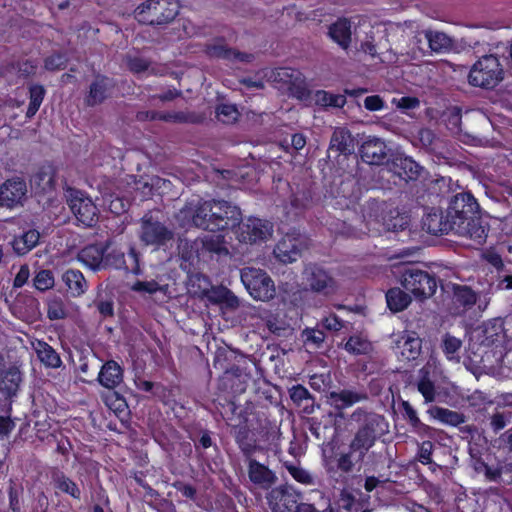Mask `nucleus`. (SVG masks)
Listing matches in <instances>:
<instances>
[{"label":"nucleus","instance_id":"20e7f679","mask_svg":"<svg viewBox=\"0 0 512 512\" xmlns=\"http://www.w3.org/2000/svg\"><path fill=\"white\" fill-rule=\"evenodd\" d=\"M384 419L373 415L357 430L349 444V450L355 455L356 462H363L369 450L374 446L377 438L383 433Z\"/></svg>","mask_w":512,"mask_h":512},{"label":"nucleus","instance_id":"774afa93","mask_svg":"<svg viewBox=\"0 0 512 512\" xmlns=\"http://www.w3.org/2000/svg\"><path fill=\"white\" fill-rule=\"evenodd\" d=\"M396 105L400 109H415L419 107L420 101L416 97H402L397 100Z\"/></svg>","mask_w":512,"mask_h":512},{"label":"nucleus","instance_id":"c756f323","mask_svg":"<svg viewBox=\"0 0 512 512\" xmlns=\"http://www.w3.org/2000/svg\"><path fill=\"white\" fill-rule=\"evenodd\" d=\"M421 167L410 157H398L393 162V172L402 180L416 179Z\"/></svg>","mask_w":512,"mask_h":512},{"label":"nucleus","instance_id":"a878e982","mask_svg":"<svg viewBox=\"0 0 512 512\" xmlns=\"http://www.w3.org/2000/svg\"><path fill=\"white\" fill-rule=\"evenodd\" d=\"M122 379V369L120 365L113 360L107 361L98 373L99 383L107 389H114L122 382Z\"/></svg>","mask_w":512,"mask_h":512},{"label":"nucleus","instance_id":"bb28decb","mask_svg":"<svg viewBox=\"0 0 512 512\" xmlns=\"http://www.w3.org/2000/svg\"><path fill=\"white\" fill-rule=\"evenodd\" d=\"M329 37L341 48L348 49L351 43V23L348 19H338L329 26Z\"/></svg>","mask_w":512,"mask_h":512},{"label":"nucleus","instance_id":"393cba45","mask_svg":"<svg viewBox=\"0 0 512 512\" xmlns=\"http://www.w3.org/2000/svg\"><path fill=\"white\" fill-rule=\"evenodd\" d=\"M310 103L323 108H342L346 104V97L343 94H334L325 90L308 92Z\"/></svg>","mask_w":512,"mask_h":512},{"label":"nucleus","instance_id":"864d4df0","mask_svg":"<svg viewBox=\"0 0 512 512\" xmlns=\"http://www.w3.org/2000/svg\"><path fill=\"white\" fill-rule=\"evenodd\" d=\"M34 286L39 291H46L54 286V276L50 270L39 271L34 278Z\"/></svg>","mask_w":512,"mask_h":512},{"label":"nucleus","instance_id":"ddd939ff","mask_svg":"<svg viewBox=\"0 0 512 512\" xmlns=\"http://www.w3.org/2000/svg\"><path fill=\"white\" fill-rule=\"evenodd\" d=\"M303 276L305 284L315 293L326 296L335 293L338 289L336 280L320 266L307 265Z\"/></svg>","mask_w":512,"mask_h":512},{"label":"nucleus","instance_id":"6ab92c4d","mask_svg":"<svg viewBox=\"0 0 512 512\" xmlns=\"http://www.w3.org/2000/svg\"><path fill=\"white\" fill-rule=\"evenodd\" d=\"M114 87L115 83L113 79L102 75L96 76L90 84L85 103L88 106H96L103 103L112 95Z\"/></svg>","mask_w":512,"mask_h":512},{"label":"nucleus","instance_id":"3c124183","mask_svg":"<svg viewBox=\"0 0 512 512\" xmlns=\"http://www.w3.org/2000/svg\"><path fill=\"white\" fill-rule=\"evenodd\" d=\"M286 469L290 473V475L299 483L304 485H313L314 484V478L313 476L307 471L306 469L295 466L292 464H287Z\"/></svg>","mask_w":512,"mask_h":512},{"label":"nucleus","instance_id":"0eeeda50","mask_svg":"<svg viewBox=\"0 0 512 512\" xmlns=\"http://www.w3.org/2000/svg\"><path fill=\"white\" fill-rule=\"evenodd\" d=\"M402 287L416 299L431 297L437 289L435 276L418 268H407L400 277Z\"/></svg>","mask_w":512,"mask_h":512},{"label":"nucleus","instance_id":"37998d69","mask_svg":"<svg viewBox=\"0 0 512 512\" xmlns=\"http://www.w3.org/2000/svg\"><path fill=\"white\" fill-rule=\"evenodd\" d=\"M482 333L484 338L481 345L484 348L500 342L504 338L502 322L496 320L494 323L487 325Z\"/></svg>","mask_w":512,"mask_h":512},{"label":"nucleus","instance_id":"c03bdc74","mask_svg":"<svg viewBox=\"0 0 512 512\" xmlns=\"http://www.w3.org/2000/svg\"><path fill=\"white\" fill-rule=\"evenodd\" d=\"M265 76H269L275 83L290 85L294 80L298 79L299 73L290 68H278L272 71H264Z\"/></svg>","mask_w":512,"mask_h":512},{"label":"nucleus","instance_id":"13d9d810","mask_svg":"<svg viewBox=\"0 0 512 512\" xmlns=\"http://www.w3.org/2000/svg\"><path fill=\"white\" fill-rule=\"evenodd\" d=\"M355 455L349 450L348 452L341 453L337 457V468L344 473L352 472L355 464Z\"/></svg>","mask_w":512,"mask_h":512},{"label":"nucleus","instance_id":"de8ad7c7","mask_svg":"<svg viewBox=\"0 0 512 512\" xmlns=\"http://www.w3.org/2000/svg\"><path fill=\"white\" fill-rule=\"evenodd\" d=\"M454 299L463 306H472L476 303V293L467 286L454 287Z\"/></svg>","mask_w":512,"mask_h":512},{"label":"nucleus","instance_id":"09e8293b","mask_svg":"<svg viewBox=\"0 0 512 512\" xmlns=\"http://www.w3.org/2000/svg\"><path fill=\"white\" fill-rule=\"evenodd\" d=\"M443 351L446 355V357L449 360H457L458 361V351L460 350L462 346V342L460 339L451 336V335H445L443 338Z\"/></svg>","mask_w":512,"mask_h":512},{"label":"nucleus","instance_id":"ea45409f","mask_svg":"<svg viewBox=\"0 0 512 512\" xmlns=\"http://www.w3.org/2000/svg\"><path fill=\"white\" fill-rule=\"evenodd\" d=\"M52 480L54 486L61 492L66 493L75 499H80L81 492L79 487L73 480L65 476L63 473L55 472L52 476Z\"/></svg>","mask_w":512,"mask_h":512},{"label":"nucleus","instance_id":"c85d7f7f","mask_svg":"<svg viewBox=\"0 0 512 512\" xmlns=\"http://www.w3.org/2000/svg\"><path fill=\"white\" fill-rule=\"evenodd\" d=\"M448 218L449 220H445L442 212L434 211L423 219V227L433 235L448 233L452 231V218Z\"/></svg>","mask_w":512,"mask_h":512},{"label":"nucleus","instance_id":"2f4dec72","mask_svg":"<svg viewBox=\"0 0 512 512\" xmlns=\"http://www.w3.org/2000/svg\"><path fill=\"white\" fill-rule=\"evenodd\" d=\"M38 359L47 367L58 368L62 361L59 354L46 342L37 340L32 343Z\"/></svg>","mask_w":512,"mask_h":512},{"label":"nucleus","instance_id":"bf43d9fd","mask_svg":"<svg viewBox=\"0 0 512 512\" xmlns=\"http://www.w3.org/2000/svg\"><path fill=\"white\" fill-rule=\"evenodd\" d=\"M67 61L68 59L64 54H53L45 59L44 67L48 71L60 70L65 68Z\"/></svg>","mask_w":512,"mask_h":512},{"label":"nucleus","instance_id":"b1692460","mask_svg":"<svg viewBox=\"0 0 512 512\" xmlns=\"http://www.w3.org/2000/svg\"><path fill=\"white\" fill-rule=\"evenodd\" d=\"M105 248L101 245H88L78 253V260L92 270L105 267Z\"/></svg>","mask_w":512,"mask_h":512},{"label":"nucleus","instance_id":"4be33fe9","mask_svg":"<svg viewBox=\"0 0 512 512\" xmlns=\"http://www.w3.org/2000/svg\"><path fill=\"white\" fill-rule=\"evenodd\" d=\"M206 297L211 303L220 305L222 309L235 310L240 306L239 298L223 286L212 287L206 292Z\"/></svg>","mask_w":512,"mask_h":512},{"label":"nucleus","instance_id":"e2e57ef3","mask_svg":"<svg viewBox=\"0 0 512 512\" xmlns=\"http://www.w3.org/2000/svg\"><path fill=\"white\" fill-rule=\"evenodd\" d=\"M364 107L369 111H380L385 108V102L379 95H372L365 98Z\"/></svg>","mask_w":512,"mask_h":512},{"label":"nucleus","instance_id":"5fc2aeb1","mask_svg":"<svg viewBox=\"0 0 512 512\" xmlns=\"http://www.w3.org/2000/svg\"><path fill=\"white\" fill-rule=\"evenodd\" d=\"M47 316L50 320H59L65 318L66 310L61 299L54 298L49 301Z\"/></svg>","mask_w":512,"mask_h":512},{"label":"nucleus","instance_id":"69168bd1","mask_svg":"<svg viewBox=\"0 0 512 512\" xmlns=\"http://www.w3.org/2000/svg\"><path fill=\"white\" fill-rule=\"evenodd\" d=\"M29 276V267L27 265H22L14 278V287L20 288L24 286L27 283Z\"/></svg>","mask_w":512,"mask_h":512},{"label":"nucleus","instance_id":"412c9836","mask_svg":"<svg viewBox=\"0 0 512 512\" xmlns=\"http://www.w3.org/2000/svg\"><path fill=\"white\" fill-rule=\"evenodd\" d=\"M248 476L251 482L264 489L271 487L277 480L273 471L254 459L249 460Z\"/></svg>","mask_w":512,"mask_h":512},{"label":"nucleus","instance_id":"1a4fd4ad","mask_svg":"<svg viewBox=\"0 0 512 512\" xmlns=\"http://www.w3.org/2000/svg\"><path fill=\"white\" fill-rule=\"evenodd\" d=\"M241 281L255 300L268 301L275 295L273 280L261 269L246 267L241 270Z\"/></svg>","mask_w":512,"mask_h":512},{"label":"nucleus","instance_id":"9b49d317","mask_svg":"<svg viewBox=\"0 0 512 512\" xmlns=\"http://www.w3.org/2000/svg\"><path fill=\"white\" fill-rule=\"evenodd\" d=\"M174 233L161 222L145 215L140 220L139 238L147 246L160 247L173 239Z\"/></svg>","mask_w":512,"mask_h":512},{"label":"nucleus","instance_id":"a18cd8bd","mask_svg":"<svg viewBox=\"0 0 512 512\" xmlns=\"http://www.w3.org/2000/svg\"><path fill=\"white\" fill-rule=\"evenodd\" d=\"M45 89L41 85H33L30 87V102L27 109V117H33L38 111L44 99Z\"/></svg>","mask_w":512,"mask_h":512},{"label":"nucleus","instance_id":"f03ea898","mask_svg":"<svg viewBox=\"0 0 512 512\" xmlns=\"http://www.w3.org/2000/svg\"><path fill=\"white\" fill-rule=\"evenodd\" d=\"M363 218L370 232L397 231L407 225L406 217L386 202L369 201L364 208Z\"/></svg>","mask_w":512,"mask_h":512},{"label":"nucleus","instance_id":"5701e85b","mask_svg":"<svg viewBox=\"0 0 512 512\" xmlns=\"http://www.w3.org/2000/svg\"><path fill=\"white\" fill-rule=\"evenodd\" d=\"M130 264H127V261L124 258V253L120 250H112L105 256V266H113L117 269H126L130 270L134 274H138L140 272L139 263H138V254L134 248H130L128 254Z\"/></svg>","mask_w":512,"mask_h":512},{"label":"nucleus","instance_id":"f257e3e1","mask_svg":"<svg viewBox=\"0 0 512 512\" xmlns=\"http://www.w3.org/2000/svg\"><path fill=\"white\" fill-rule=\"evenodd\" d=\"M478 209L479 205L471 194L460 193L450 203L449 217L452 218V231L480 245L487 237V225L483 223Z\"/></svg>","mask_w":512,"mask_h":512},{"label":"nucleus","instance_id":"4468645a","mask_svg":"<svg viewBox=\"0 0 512 512\" xmlns=\"http://www.w3.org/2000/svg\"><path fill=\"white\" fill-rule=\"evenodd\" d=\"M300 493L292 486H279L272 489L267 495V501L273 512H294Z\"/></svg>","mask_w":512,"mask_h":512},{"label":"nucleus","instance_id":"cd10ccee","mask_svg":"<svg viewBox=\"0 0 512 512\" xmlns=\"http://www.w3.org/2000/svg\"><path fill=\"white\" fill-rule=\"evenodd\" d=\"M206 53L212 58H224L230 60H238L240 62H249L252 55L246 53H240L231 50L221 41H215L212 44L206 46Z\"/></svg>","mask_w":512,"mask_h":512},{"label":"nucleus","instance_id":"58836bf2","mask_svg":"<svg viewBox=\"0 0 512 512\" xmlns=\"http://www.w3.org/2000/svg\"><path fill=\"white\" fill-rule=\"evenodd\" d=\"M431 416L439 422L451 426H458L464 422V416L456 411L442 407L430 409Z\"/></svg>","mask_w":512,"mask_h":512},{"label":"nucleus","instance_id":"423d86ee","mask_svg":"<svg viewBox=\"0 0 512 512\" xmlns=\"http://www.w3.org/2000/svg\"><path fill=\"white\" fill-rule=\"evenodd\" d=\"M273 231V224L268 220L250 216L237 223L234 235L240 243L257 245L268 241Z\"/></svg>","mask_w":512,"mask_h":512},{"label":"nucleus","instance_id":"f3484780","mask_svg":"<svg viewBox=\"0 0 512 512\" xmlns=\"http://www.w3.org/2000/svg\"><path fill=\"white\" fill-rule=\"evenodd\" d=\"M363 161L371 165H380L388 156V148L385 141L375 136L367 137L360 148Z\"/></svg>","mask_w":512,"mask_h":512},{"label":"nucleus","instance_id":"c9c22d12","mask_svg":"<svg viewBox=\"0 0 512 512\" xmlns=\"http://www.w3.org/2000/svg\"><path fill=\"white\" fill-rule=\"evenodd\" d=\"M40 233L37 230H29L13 241V249L18 255H24L32 250L39 242Z\"/></svg>","mask_w":512,"mask_h":512},{"label":"nucleus","instance_id":"603ef678","mask_svg":"<svg viewBox=\"0 0 512 512\" xmlns=\"http://www.w3.org/2000/svg\"><path fill=\"white\" fill-rule=\"evenodd\" d=\"M131 289L135 292L139 293H148V294H154L158 291L165 292L167 289V286H162L155 280L150 281H136L132 286Z\"/></svg>","mask_w":512,"mask_h":512},{"label":"nucleus","instance_id":"39448f33","mask_svg":"<svg viewBox=\"0 0 512 512\" xmlns=\"http://www.w3.org/2000/svg\"><path fill=\"white\" fill-rule=\"evenodd\" d=\"M179 12L177 0H146L135 13L139 22L149 25H164L171 22Z\"/></svg>","mask_w":512,"mask_h":512},{"label":"nucleus","instance_id":"8fccbe9b","mask_svg":"<svg viewBox=\"0 0 512 512\" xmlns=\"http://www.w3.org/2000/svg\"><path fill=\"white\" fill-rule=\"evenodd\" d=\"M217 117L223 123H233L237 120L239 112L233 104H221L216 111Z\"/></svg>","mask_w":512,"mask_h":512},{"label":"nucleus","instance_id":"f8f14e48","mask_svg":"<svg viewBox=\"0 0 512 512\" xmlns=\"http://www.w3.org/2000/svg\"><path fill=\"white\" fill-rule=\"evenodd\" d=\"M308 240L301 234H287L276 244L273 253L284 264L296 262L307 249Z\"/></svg>","mask_w":512,"mask_h":512},{"label":"nucleus","instance_id":"9d476101","mask_svg":"<svg viewBox=\"0 0 512 512\" xmlns=\"http://www.w3.org/2000/svg\"><path fill=\"white\" fill-rule=\"evenodd\" d=\"M67 203L76 219L86 227L98 221L99 210L92 199L82 191L69 188L66 191Z\"/></svg>","mask_w":512,"mask_h":512},{"label":"nucleus","instance_id":"6e6552de","mask_svg":"<svg viewBox=\"0 0 512 512\" xmlns=\"http://www.w3.org/2000/svg\"><path fill=\"white\" fill-rule=\"evenodd\" d=\"M214 203L215 200L189 202L177 214L178 222L182 227L195 226L212 231Z\"/></svg>","mask_w":512,"mask_h":512},{"label":"nucleus","instance_id":"4c0bfd02","mask_svg":"<svg viewBox=\"0 0 512 512\" xmlns=\"http://www.w3.org/2000/svg\"><path fill=\"white\" fill-rule=\"evenodd\" d=\"M386 300L388 307L395 312L403 311L406 309L410 302L411 296L407 291H403L400 288H392L386 294Z\"/></svg>","mask_w":512,"mask_h":512},{"label":"nucleus","instance_id":"e433bc0d","mask_svg":"<svg viewBox=\"0 0 512 512\" xmlns=\"http://www.w3.org/2000/svg\"><path fill=\"white\" fill-rule=\"evenodd\" d=\"M424 38L427 40L429 47L434 52L447 51L452 46L451 39L443 32L435 30H426L423 32Z\"/></svg>","mask_w":512,"mask_h":512},{"label":"nucleus","instance_id":"7ed1b4c3","mask_svg":"<svg viewBox=\"0 0 512 512\" xmlns=\"http://www.w3.org/2000/svg\"><path fill=\"white\" fill-rule=\"evenodd\" d=\"M504 79V69L496 55L479 58L471 67L468 82L475 87L492 89Z\"/></svg>","mask_w":512,"mask_h":512},{"label":"nucleus","instance_id":"052dcab7","mask_svg":"<svg viewBox=\"0 0 512 512\" xmlns=\"http://www.w3.org/2000/svg\"><path fill=\"white\" fill-rule=\"evenodd\" d=\"M133 183L135 185V191L139 194L140 200L148 198L152 194V185L147 182L136 181L133 176H129L128 184Z\"/></svg>","mask_w":512,"mask_h":512},{"label":"nucleus","instance_id":"f704fd0d","mask_svg":"<svg viewBox=\"0 0 512 512\" xmlns=\"http://www.w3.org/2000/svg\"><path fill=\"white\" fill-rule=\"evenodd\" d=\"M352 142V136L347 129L337 128L332 134L330 140V149L339 153L346 154L351 152L353 148Z\"/></svg>","mask_w":512,"mask_h":512},{"label":"nucleus","instance_id":"dca6fc26","mask_svg":"<svg viewBox=\"0 0 512 512\" xmlns=\"http://www.w3.org/2000/svg\"><path fill=\"white\" fill-rule=\"evenodd\" d=\"M26 194L27 186L23 180L9 179L0 186V206L10 209L21 206Z\"/></svg>","mask_w":512,"mask_h":512},{"label":"nucleus","instance_id":"aec40b11","mask_svg":"<svg viewBox=\"0 0 512 512\" xmlns=\"http://www.w3.org/2000/svg\"><path fill=\"white\" fill-rule=\"evenodd\" d=\"M193 248L198 257L205 253H215L218 255L228 254V249L224 244V238L221 235H205L197 238L193 242Z\"/></svg>","mask_w":512,"mask_h":512},{"label":"nucleus","instance_id":"49530a36","mask_svg":"<svg viewBox=\"0 0 512 512\" xmlns=\"http://www.w3.org/2000/svg\"><path fill=\"white\" fill-rule=\"evenodd\" d=\"M420 372L421 379L417 384L418 391L423 395L426 402H432L436 396L434 383L429 379V373L426 370L422 369Z\"/></svg>","mask_w":512,"mask_h":512},{"label":"nucleus","instance_id":"6e6d98bb","mask_svg":"<svg viewBox=\"0 0 512 512\" xmlns=\"http://www.w3.org/2000/svg\"><path fill=\"white\" fill-rule=\"evenodd\" d=\"M128 67L130 71L136 74L154 73V68L151 67L150 62L140 57L129 58Z\"/></svg>","mask_w":512,"mask_h":512},{"label":"nucleus","instance_id":"a211bd4d","mask_svg":"<svg viewBox=\"0 0 512 512\" xmlns=\"http://www.w3.org/2000/svg\"><path fill=\"white\" fill-rule=\"evenodd\" d=\"M396 353L403 360L411 361L417 359L421 354V339L415 332L404 331L394 340Z\"/></svg>","mask_w":512,"mask_h":512},{"label":"nucleus","instance_id":"0e129e2a","mask_svg":"<svg viewBox=\"0 0 512 512\" xmlns=\"http://www.w3.org/2000/svg\"><path fill=\"white\" fill-rule=\"evenodd\" d=\"M374 41H375V38L373 35V31L371 30L369 33L366 34L365 40H363L360 45V48L363 52H365L373 57L377 53Z\"/></svg>","mask_w":512,"mask_h":512},{"label":"nucleus","instance_id":"72a5a7b5","mask_svg":"<svg viewBox=\"0 0 512 512\" xmlns=\"http://www.w3.org/2000/svg\"><path fill=\"white\" fill-rule=\"evenodd\" d=\"M21 382V374L18 368L10 367L0 372V390L7 396L14 395Z\"/></svg>","mask_w":512,"mask_h":512},{"label":"nucleus","instance_id":"a19ab883","mask_svg":"<svg viewBox=\"0 0 512 512\" xmlns=\"http://www.w3.org/2000/svg\"><path fill=\"white\" fill-rule=\"evenodd\" d=\"M344 348L353 355H366L373 349L371 342L362 335L351 336L345 343Z\"/></svg>","mask_w":512,"mask_h":512},{"label":"nucleus","instance_id":"338daca9","mask_svg":"<svg viewBox=\"0 0 512 512\" xmlns=\"http://www.w3.org/2000/svg\"><path fill=\"white\" fill-rule=\"evenodd\" d=\"M128 208V202L123 197L117 196L114 200H111L109 209L115 214H121Z\"/></svg>","mask_w":512,"mask_h":512},{"label":"nucleus","instance_id":"473e14b6","mask_svg":"<svg viewBox=\"0 0 512 512\" xmlns=\"http://www.w3.org/2000/svg\"><path fill=\"white\" fill-rule=\"evenodd\" d=\"M62 279L70 293L75 297L84 294L88 288L87 281L79 270H67Z\"/></svg>","mask_w":512,"mask_h":512},{"label":"nucleus","instance_id":"7c9ffc66","mask_svg":"<svg viewBox=\"0 0 512 512\" xmlns=\"http://www.w3.org/2000/svg\"><path fill=\"white\" fill-rule=\"evenodd\" d=\"M364 398V395L351 390L332 391L327 396V402L336 409H345Z\"/></svg>","mask_w":512,"mask_h":512},{"label":"nucleus","instance_id":"4d7b16f0","mask_svg":"<svg viewBox=\"0 0 512 512\" xmlns=\"http://www.w3.org/2000/svg\"><path fill=\"white\" fill-rule=\"evenodd\" d=\"M140 120H163L169 122L182 121L183 117L180 114L171 113H157V112H140L137 115Z\"/></svg>","mask_w":512,"mask_h":512},{"label":"nucleus","instance_id":"2eb2a0df","mask_svg":"<svg viewBox=\"0 0 512 512\" xmlns=\"http://www.w3.org/2000/svg\"><path fill=\"white\" fill-rule=\"evenodd\" d=\"M214 223L212 231L225 229H235L237 223L241 220V211L238 207L227 201H216L214 203V213L211 215Z\"/></svg>","mask_w":512,"mask_h":512},{"label":"nucleus","instance_id":"680f3d73","mask_svg":"<svg viewBox=\"0 0 512 512\" xmlns=\"http://www.w3.org/2000/svg\"><path fill=\"white\" fill-rule=\"evenodd\" d=\"M303 336L305 337V342L314 345L315 348H318L325 339L324 333L315 329L305 330Z\"/></svg>","mask_w":512,"mask_h":512},{"label":"nucleus","instance_id":"79ce46f5","mask_svg":"<svg viewBox=\"0 0 512 512\" xmlns=\"http://www.w3.org/2000/svg\"><path fill=\"white\" fill-rule=\"evenodd\" d=\"M290 398L291 400L298 406H301L304 403L311 402L310 405L306 404L304 406V411L306 413H312L314 411V401L310 392L302 385L293 386L290 389Z\"/></svg>","mask_w":512,"mask_h":512}]
</instances>
